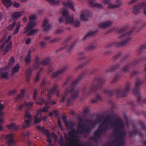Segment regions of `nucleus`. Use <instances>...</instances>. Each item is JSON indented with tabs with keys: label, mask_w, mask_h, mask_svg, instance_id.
Wrapping results in <instances>:
<instances>
[{
	"label": "nucleus",
	"mask_w": 146,
	"mask_h": 146,
	"mask_svg": "<svg viewBox=\"0 0 146 146\" xmlns=\"http://www.w3.org/2000/svg\"><path fill=\"white\" fill-rule=\"evenodd\" d=\"M31 120L28 119V120L25 119V122L26 124V125L25 124H23V125L22 127L24 129H25L27 127L29 126L31 124Z\"/></svg>",
	"instance_id": "nucleus-39"
},
{
	"label": "nucleus",
	"mask_w": 146,
	"mask_h": 146,
	"mask_svg": "<svg viewBox=\"0 0 146 146\" xmlns=\"http://www.w3.org/2000/svg\"><path fill=\"white\" fill-rule=\"evenodd\" d=\"M39 57L36 56L35 60L34 68L35 70H36L39 67Z\"/></svg>",
	"instance_id": "nucleus-30"
},
{
	"label": "nucleus",
	"mask_w": 146,
	"mask_h": 146,
	"mask_svg": "<svg viewBox=\"0 0 146 146\" xmlns=\"http://www.w3.org/2000/svg\"><path fill=\"white\" fill-rule=\"evenodd\" d=\"M86 63H84L80 65V66H77L75 69V71L76 72L77 70L80 69H81L86 65Z\"/></svg>",
	"instance_id": "nucleus-52"
},
{
	"label": "nucleus",
	"mask_w": 146,
	"mask_h": 146,
	"mask_svg": "<svg viewBox=\"0 0 146 146\" xmlns=\"http://www.w3.org/2000/svg\"><path fill=\"white\" fill-rule=\"evenodd\" d=\"M97 32V31H90L88 32L86 35V36L83 38V40H85L86 38L89 36H91L94 34L96 33Z\"/></svg>",
	"instance_id": "nucleus-35"
},
{
	"label": "nucleus",
	"mask_w": 146,
	"mask_h": 146,
	"mask_svg": "<svg viewBox=\"0 0 146 146\" xmlns=\"http://www.w3.org/2000/svg\"><path fill=\"white\" fill-rule=\"evenodd\" d=\"M2 1L7 8L10 7L12 4V3L11 0H2Z\"/></svg>",
	"instance_id": "nucleus-28"
},
{
	"label": "nucleus",
	"mask_w": 146,
	"mask_h": 146,
	"mask_svg": "<svg viewBox=\"0 0 146 146\" xmlns=\"http://www.w3.org/2000/svg\"><path fill=\"white\" fill-rule=\"evenodd\" d=\"M32 71V70L31 68H29V69L27 72V76H31V74Z\"/></svg>",
	"instance_id": "nucleus-61"
},
{
	"label": "nucleus",
	"mask_w": 146,
	"mask_h": 146,
	"mask_svg": "<svg viewBox=\"0 0 146 146\" xmlns=\"http://www.w3.org/2000/svg\"><path fill=\"white\" fill-rule=\"evenodd\" d=\"M63 4L65 7L70 8L72 11H75V9L73 5L70 1L67 2L64 1L63 2Z\"/></svg>",
	"instance_id": "nucleus-22"
},
{
	"label": "nucleus",
	"mask_w": 146,
	"mask_h": 146,
	"mask_svg": "<svg viewBox=\"0 0 146 146\" xmlns=\"http://www.w3.org/2000/svg\"><path fill=\"white\" fill-rule=\"evenodd\" d=\"M6 139L8 144V146H11L15 144V141L13 139V135L10 134L6 136Z\"/></svg>",
	"instance_id": "nucleus-14"
},
{
	"label": "nucleus",
	"mask_w": 146,
	"mask_h": 146,
	"mask_svg": "<svg viewBox=\"0 0 146 146\" xmlns=\"http://www.w3.org/2000/svg\"><path fill=\"white\" fill-rule=\"evenodd\" d=\"M31 55L27 54L25 58V61L27 64H29L31 62Z\"/></svg>",
	"instance_id": "nucleus-44"
},
{
	"label": "nucleus",
	"mask_w": 146,
	"mask_h": 146,
	"mask_svg": "<svg viewBox=\"0 0 146 146\" xmlns=\"http://www.w3.org/2000/svg\"><path fill=\"white\" fill-rule=\"evenodd\" d=\"M145 49H146V44L141 46L139 47L138 50L139 54L140 52H141L142 50Z\"/></svg>",
	"instance_id": "nucleus-56"
},
{
	"label": "nucleus",
	"mask_w": 146,
	"mask_h": 146,
	"mask_svg": "<svg viewBox=\"0 0 146 146\" xmlns=\"http://www.w3.org/2000/svg\"><path fill=\"white\" fill-rule=\"evenodd\" d=\"M130 66V64L127 65L121 68V72H120L118 73L115 76L113 80L112 81V83L116 82L122 76V72L126 73L129 70Z\"/></svg>",
	"instance_id": "nucleus-10"
},
{
	"label": "nucleus",
	"mask_w": 146,
	"mask_h": 146,
	"mask_svg": "<svg viewBox=\"0 0 146 146\" xmlns=\"http://www.w3.org/2000/svg\"><path fill=\"white\" fill-rule=\"evenodd\" d=\"M50 40L49 41H48V43H53L54 42H56L57 41H59L61 39L60 38H55L54 39L52 40H50Z\"/></svg>",
	"instance_id": "nucleus-57"
},
{
	"label": "nucleus",
	"mask_w": 146,
	"mask_h": 146,
	"mask_svg": "<svg viewBox=\"0 0 146 146\" xmlns=\"http://www.w3.org/2000/svg\"><path fill=\"white\" fill-rule=\"evenodd\" d=\"M139 72L138 70H134L133 71L131 74V77H133L136 76L139 73Z\"/></svg>",
	"instance_id": "nucleus-59"
},
{
	"label": "nucleus",
	"mask_w": 146,
	"mask_h": 146,
	"mask_svg": "<svg viewBox=\"0 0 146 146\" xmlns=\"http://www.w3.org/2000/svg\"><path fill=\"white\" fill-rule=\"evenodd\" d=\"M80 131L79 132V130L76 131L75 129H73L72 131H69V134L70 137H68V135H66L65 138L66 140H68V142L66 143L67 146H73V144L75 143H79V140L75 139L77 137L79 133H81Z\"/></svg>",
	"instance_id": "nucleus-6"
},
{
	"label": "nucleus",
	"mask_w": 146,
	"mask_h": 146,
	"mask_svg": "<svg viewBox=\"0 0 146 146\" xmlns=\"http://www.w3.org/2000/svg\"><path fill=\"white\" fill-rule=\"evenodd\" d=\"M122 87L120 88H118L117 90L108 89L104 90V93L107 94L109 96H111L114 94H116L118 96L123 97L125 96L130 90V84L127 83L125 86L124 90H122Z\"/></svg>",
	"instance_id": "nucleus-3"
},
{
	"label": "nucleus",
	"mask_w": 146,
	"mask_h": 146,
	"mask_svg": "<svg viewBox=\"0 0 146 146\" xmlns=\"http://www.w3.org/2000/svg\"><path fill=\"white\" fill-rule=\"evenodd\" d=\"M113 24L111 21H106L103 23H100L99 27L101 29H106L110 27Z\"/></svg>",
	"instance_id": "nucleus-17"
},
{
	"label": "nucleus",
	"mask_w": 146,
	"mask_h": 146,
	"mask_svg": "<svg viewBox=\"0 0 146 146\" xmlns=\"http://www.w3.org/2000/svg\"><path fill=\"white\" fill-rule=\"evenodd\" d=\"M31 29L30 31L27 33H28L27 35L28 36H32L37 32L38 30L36 29Z\"/></svg>",
	"instance_id": "nucleus-43"
},
{
	"label": "nucleus",
	"mask_w": 146,
	"mask_h": 146,
	"mask_svg": "<svg viewBox=\"0 0 146 146\" xmlns=\"http://www.w3.org/2000/svg\"><path fill=\"white\" fill-rule=\"evenodd\" d=\"M12 44V43L11 42H10L7 44L6 47L4 54H6L11 49Z\"/></svg>",
	"instance_id": "nucleus-32"
},
{
	"label": "nucleus",
	"mask_w": 146,
	"mask_h": 146,
	"mask_svg": "<svg viewBox=\"0 0 146 146\" xmlns=\"http://www.w3.org/2000/svg\"><path fill=\"white\" fill-rule=\"evenodd\" d=\"M9 67L5 66L3 68H0V74H1L2 73L4 72L6 70L8 69L9 68Z\"/></svg>",
	"instance_id": "nucleus-58"
},
{
	"label": "nucleus",
	"mask_w": 146,
	"mask_h": 146,
	"mask_svg": "<svg viewBox=\"0 0 146 146\" xmlns=\"http://www.w3.org/2000/svg\"><path fill=\"white\" fill-rule=\"evenodd\" d=\"M134 28L131 31L129 32L126 33V34L119 37V38H122L123 41L117 42H114L107 45L106 46V48H108L112 46L115 47H119L123 46L126 44L128 41L131 39L129 37L132 34V32L134 31Z\"/></svg>",
	"instance_id": "nucleus-5"
},
{
	"label": "nucleus",
	"mask_w": 146,
	"mask_h": 146,
	"mask_svg": "<svg viewBox=\"0 0 146 146\" xmlns=\"http://www.w3.org/2000/svg\"><path fill=\"white\" fill-rule=\"evenodd\" d=\"M76 42H74L70 46H66L63 47H62L59 49L57 51V52H59L63 50L64 49H67V51L70 52L72 51L75 46Z\"/></svg>",
	"instance_id": "nucleus-15"
},
{
	"label": "nucleus",
	"mask_w": 146,
	"mask_h": 146,
	"mask_svg": "<svg viewBox=\"0 0 146 146\" xmlns=\"http://www.w3.org/2000/svg\"><path fill=\"white\" fill-rule=\"evenodd\" d=\"M40 76V73L39 72H38L36 76V78L35 79V81L36 82H38L39 80V77Z\"/></svg>",
	"instance_id": "nucleus-64"
},
{
	"label": "nucleus",
	"mask_w": 146,
	"mask_h": 146,
	"mask_svg": "<svg viewBox=\"0 0 146 146\" xmlns=\"http://www.w3.org/2000/svg\"><path fill=\"white\" fill-rule=\"evenodd\" d=\"M145 3L143 2L140 4L135 6L133 8V13L135 14H137L140 12L141 9L145 7Z\"/></svg>",
	"instance_id": "nucleus-12"
},
{
	"label": "nucleus",
	"mask_w": 146,
	"mask_h": 146,
	"mask_svg": "<svg viewBox=\"0 0 146 146\" xmlns=\"http://www.w3.org/2000/svg\"><path fill=\"white\" fill-rule=\"evenodd\" d=\"M42 114L40 113V112L37 111V113L34 116V123L35 124L39 123L43 120L46 121L47 119L46 116H44L42 117Z\"/></svg>",
	"instance_id": "nucleus-11"
},
{
	"label": "nucleus",
	"mask_w": 146,
	"mask_h": 146,
	"mask_svg": "<svg viewBox=\"0 0 146 146\" xmlns=\"http://www.w3.org/2000/svg\"><path fill=\"white\" fill-rule=\"evenodd\" d=\"M92 74L93 73L91 72L90 70L87 72L86 71L82 73L77 80L71 84L70 86L65 89V94L63 96L60 102H64L67 94L68 93H70L71 94L70 98L67 100V105L68 106H69L74 102L76 98L79 97L80 92V88L77 86L76 85L82 78L83 76L87 74Z\"/></svg>",
	"instance_id": "nucleus-1"
},
{
	"label": "nucleus",
	"mask_w": 146,
	"mask_h": 146,
	"mask_svg": "<svg viewBox=\"0 0 146 146\" xmlns=\"http://www.w3.org/2000/svg\"><path fill=\"white\" fill-rule=\"evenodd\" d=\"M1 75L0 77L1 78H6L8 77V74L7 72H4Z\"/></svg>",
	"instance_id": "nucleus-55"
},
{
	"label": "nucleus",
	"mask_w": 146,
	"mask_h": 146,
	"mask_svg": "<svg viewBox=\"0 0 146 146\" xmlns=\"http://www.w3.org/2000/svg\"><path fill=\"white\" fill-rule=\"evenodd\" d=\"M35 128L42 131V133L46 136H49L50 133L49 131L47 129H45L44 127H41L40 126H37Z\"/></svg>",
	"instance_id": "nucleus-18"
},
{
	"label": "nucleus",
	"mask_w": 146,
	"mask_h": 146,
	"mask_svg": "<svg viewBox=\"0 0 146 146\" xmlns=\"http://www.w3.org/2000/svg\"><path fill=\"white\" fill-rule=\"evenodd\" d=\"M94 1V0H89V3L92 7H96L100 9H103V7L101 4L98 3H94L93 2Z\"/></svg>",
	"instance_id": "nucleus-21"
},
{
	"label": "nucleus",
	"mask_w": 146,
	"mask_h": 146,
	"mask_svg": "<svg viewBox=\"0 0 146 146\" xmlns=\"http://www.w3.org/2000/svg\"><path fill=\"white\" fill-rule=\"evenodd\" d=\"M119 67V66L118 64L112 65L110 67L108 68L107 71L108 72H113L117 70Z\"/></svg>",
	"instance_id": "nucleus-25"
},
{
	"label": "nucleus",
	"mask_w": 146,
	"mask_h": 146,
	"mask_svg": "<svg viewBox=\"0 0 146 146\" xmlns=\"http://www.w3.org/2000/svg\"><path fill=\"white\" fill-rule=\"evenodd\" d=\"M50 98H48V99L45 102V105H48L49 104H51V105H54L56 104V102L55 101H52Z\"/></svg>",
	"instance_id": "nucleus-42"
},
{
	"label": "nucleus",
	"mask_w": 146,
	"mask_h": 146,
	"mask_svg": "<svg viewBox=\"0 0 146 146\" xmlns=\"http://www.w3.org/2000/svg\"><path fill=\"white\" fill-rule=\"evenodd\" d=\"M68 67L67 66H64L61 69L59 70L56 72L53 73L51 75L52 78H55L58 76L62 74L68 69Z\"/></svg>",
	"instance_id": "nucleus-13"
},
{
	"label": "nucleus",
	"mask_w": 146,
	"mask_h": 146,
	"mask_svg": "<svg viewBox=\"0 0 146 146\" xmlns=\"http://www.w3.org/2000/svg\"><path fill=\"white\" fill-rule=\"evenodd\" d=\"M22 16L21 13L17 11L15 12L12 15V19L13 20L17 19L18 18Z\"/></svg>",
	"instance_id": "nucleus-26"
},
{
	"label": "nucleus",
	"mask_w": 146,
	"mask_h": 146,
	"mask_svg": "<svg viewBox=\"0 0 146 146\" xmlns=\"http://www.w3.org/2000/svg\"><path fill=\"white\" fill-rule=\"evenodd\" d=\"M101 99V97L99 95H97L95 98L92 100V103L93 104L96 103L98 100H100Z\"/></svg>",
	"instance_id": "nucleus-47"
},
{
	"label": "nucleus",
	"mask_w": 146,
	"mask_h": 146,
	"mask_svg": "<svg viewBox=\"0 0 146 146\" xmlns=\"http://www.w3.org/2000/svg\"><path fill=\"white\" fill-rule=\"evenodd\" d=\"M143 82V80L140 78H137L135 83L136 87L134 88L133 91L135 96L137 97V103H140L141 104H144L146 102V99L142 100L141 97L140 96L139 92V86H141Z\"/></svg>",
	"instance_id": "nucleus-7"
},
{
	"label": "nucleus",
	"mask_w": 146,
	"mask_h": 146,
	"mask_svg": "<svg viewBox=\"0 0 146 146\" xmlns=\"http://www.w3.org/2000/svg\"><path fill=\"white\" fill-rule=\"evenodd\" d=\"M96 45L97 44L96 43H92L86 47L85 49L87 50H93L96 48Z\"/></svg>",
	"instance_id": "nucleus-29"
},
{
	"label": "nucleus",
	"mask_w": 146,
	"mask_h": 146,
	"mask_svg": "<svg viewBox=\"0 0 146 146\" xmlns=\"http://www.w3.org/2000/svg\"><path fill=\"white\" fill-rule=\"evenodd\" d=\"M35 50V48L33 46H31L29 50L28 54L30 55H31V53L34 52Z\"/></svg>",
	"instance_id": "nucleus-54"
},
{
	"label": "nucleus",
	"mask_w": 146,
	"mask_h": 146,
	"mask_svg": "<svg viewBox=\"0 0 146 146\" xmlns=\"http://www.w3.org/2000/svg\"><path fill=\"white\" fill-rule=\"evenodd\" d=\"M106 81V80L101 79L100 77L96 78L92 82V86L89 89H87L86 87L84 88L82 91L83 94L87 96L97 90L100 89L102 85Z\"/></svg>",
	"instance_id": "nucleus-2"
},
{
	"label": "nucleus",
	"mask_w": 146,
	"mask_h": 146,
	"mask_svg": "<svg viewBox=\"0 0 146 146\" xmlns=\"http://www.w3.org/2000/svg\"><path fill=\"white\" fill-rule=\"evenodd\" d=\"M46 84V80L45 79H44L42 80V83L40 84V87H44Z\"/></svg>",
	"instance_id": "nucleus-62"
},
{
	"label": "nucleus",
	"mask_w": 146,
	"mask_h": 146,
	"mask_svg": "<svg viewBox=\"0 0 146 146\" xmlns=\"http://www.w3.org/2000/svg\"><path fill=\"white\" fill-rule=\"evenodd\" d=\"M30 22L27 24V26L25 28L24 33H26L33 29L36 23L35 21L36 20V17L34 15H32L29 17Z\"/></svg>",
	"instance_id": "nucleus-9"
},
{
	"label": "nucleus",
	"mask_w": 146,
	"mask_h": 146,
	"mask_svg": "<svg viewBox=\"0 0 146 146\" xmlns=\"http://www.w3.org/2000/svg\"><path fill=\"white\" fill-rule=\"evenodd\" d=\"M51 60V59L50 58H48L44 59L40 62V63L43 65H48L50 63Z\"/></svg>",
	"instance_id": "nucleus-27"
},
{
	"label": "nucleus",
	"mask_w": 146,
	"mask_h": 146,
	"mask_svg": "<svg viewBox=\"0 0 146 146\" xmlns=\"http://www.w3.org/2000/svg\"><path fill=\"white\" fill-rule=\"evenodd\" d=\"M50 40V37H44L43 38V40L39 44L42 48H44L46 45V43L48 42V41Z\"/></svg>",
	"instance_id": "nucleus-20"
},
{
	"label": "nucleus",
	"mask_w": 146,
	"mask_h": 146,
	"mask_svg": "<svg viewBox=\"0 0 146 146\" xmlns=\"http://www.w3.org/2000/svg\"><path fill=\"white\" fill-rule=\"evenodd\" d=\"M15 62V59L13 57H11L9 60L8 62L9 66L10 67L12 66L14 64Z\"/></svg>",
	"instance_id": "nucleus-48"
},
{
	"label": "nucleus",
	"mask_w": 146,
	"mask_h": 146,
	"mask_svg": "<svg viewBox=\"0 0 146 146\" xmlns=\"http://www.w3.org/2000/svg\"><path fill=\"white\" fill-rule=\"evenodd\" d=\"M84 55L83 52H78V60H80L83 59L84 58Z\"/></svg>",
	"instance_id": "nucleus-51"
},
{
	"label": "nucleus",
	"mask_w": 146,
	"mask_h": 146,
	"mask_svg": "<svg viewBox=\"0 0 146 146\" xmlns=\"http://www.w3.org/2000/svg\"><path fill=\"white\" fill-rule=\"evenodd\" d=\"M16 24V21H14L13 23L9 25L7 27V29L8 30L12 31L13 30V28L15 27Z\"/></svg>",
	"instance_id": "nucleus-41"
},
{
	"label": "nucleus",
	"mask_w": 146,
	"mask_h": 146,
	"mask_svg": "<svg viewBox=\"0 0 146 146\" xmlns=\"http://www.w3.org/2000/svg\"><path fill=\"white\" fill-rule=\"evenodd\" d=\"M68 12L66 9H64L62 11L63 16L61 17L59 20V22L64 23L65 19V24H68L69 23H73V17L68 15Z\"/></svg>",
	"instance_id": "nucleus-8"
},
{
	"label": "nucleus",
	"mask_w": 146,
	"mask_h": 146,
	"mask_svg": "<svg viewBox=\"0 0 146 146\" xmlns=\"http://www.w3.org/2000/svg\"><path fill=\"white\" fill-rule=\"evenodd\" d=\"M70 23L73 25L75 27H78L80 26V21L78 20H76L74 21V18L73 17V23H69L68 24Z\"/></svg>",
	"instance_id": "nucleus-36"
},
{
	"label": "nucleus",
	"mask_w": 146,
	"mask_h": 146,
	"mask_svg": "<svg viewBox=\"0 0 146 146\" xmlns=\"http://www.w3.org/2000/svg\"><path fill=\"white\" fill-rule=\"evenodd\" d=\"M32 115L30 113L28 110H26L25 112V118H27L28 119L31 120L32 119Z\"/></svg>",
	"instance_id": "nucleus-45"
},
{
	"label": "nucleus",
	"mask_w": 146,
	"mask_h": 146,
	"mask_svg": "<svg viewBox=\"0 0 146 146\" xmlns=\"http://www.w3.org/2000/svg\"><path fill=\"white\" fill-rule=\"evenodd\" d=\"M130 134L131 136H132L134 135H137L138 134L141 136H143V134L141 133H138V132L137 129H136L133 131L130 132Z\"/></svg>",
	"instance_id": "nucleus-40"
},
{
	"label": "nucleus",
	"mask_w": 146,
	"mask_h": 146,
	"mask_svg": "<svg viewBox=\"0 0 146 146\" xmlns=\"http://www.w3.org/2000/svg\"><path fill=\"white\" fill-rule=\"evenodd\" d=\"M52 5H58L59 3V1H55L54 0H46Z\"/></svg>",
	"instance_id": "nucleus-49"
},
{
	"label": "nucleus",
	"mask_w": 146,
	"mask_h": 146,
	"mask_svg": "<svg viewBox=\"0 0 146 146\" xmlns=\"http://www.w3.org/2000/svg\"><path fill=\"white\" fill-rule=\"evenodd\" d=\"M49 108V106H46L43 108L42 109H41L37 111L40 112V113L41 112H48Z\"/></svg>",
	"instance_id": "nucleus-46"
},
{
	"label": "nucleus",
	"mask_w": 146,
	"mask_h": 146,
	"mask_svg": "<svg viewBox=\"0 0 146 146\" xmlns=\"http://www.w3.org/2000/svg\"><path fill=\"white\" fill-rule=\"evenodd\" d=\"M127 27H124L118 30V33L120 34H121L125 31L127 29Z\"/></svg>",
	"instance_id": "nucleus-53"
},
{
	"label": "nucleus",
	"mask_w": 146,
	"mask_h": 146,
	"mask_svg": "<svg viewBox=\"0 0 146 146\" xmlns=\"http://www.w3.org/2000/svg\"><path fill=\"white\" fill-rule=\"evenodd\" d=\"M91 130V129L90 127L88 126H87L86 128L85 129V130H84V132L81 133L84 136L86 137L87 134L89 133L90 131Z\"/></svg>",
	"instance_id": "nucleus-33"
},
{
	"label": "nucleus",
	"mask_w": 146,
	"mask_h": 146,
	"mask_svg": "<svg viewBox=\"0 0 146 146\" xmlns=\"http://www.w3.org/2000/svg\"><path fill=\"white\" fill-rule=\"evenodd\" d=\"M7 127L9 129H13L15 130H17L18 128V126H17L15 123H12L7 126Z\"/></svg>",
	"instance_id": "nucleus-34"
},
{
	"label": "nucleus",
	"mask_w": 146,
	"mask_h": 146,
	"mask_svg": "<svg viewBox=\"0 0 146 146\" xmlns=\"http://www.w3.org/2000/svg\"><path fill=\"white\" fill-rule=\"evenodd\" d=\"M20 68V66L18 64H17L13 68H12L11 71L12 74H14L15 73H17Z\"/></svg>",
	"instance_id": "nucleus-31"
},
{
	"label": "nucleus",
	"mask_w": 146,
	"mask_h": 146,
	"mask_svg": "<svg viewBox=\"0 0 146 146\" xmlns=\"http://www.w3.org/2000/svg\"><path fill=\"white\" fill-rule=\"evenodd\" d=\"M116 4H113L110 3L108 6L109 9H114L119 7L121 5L120 0H116Z\"/></svg>",
	"instance_id": "nucleus-23"
},
{
	"label": "nucleus",
	"mask_w": 146,
	"mask_h": 146,
	"mask_svg": "<svg viewBox=\"0 0 146 146\" xmlns=\"http://www.w3.org/2000/svg\"><path fill=\"white\" fill-rule=\"evenodd\" d=\"M112 120L111 115L108 116L102 124L100 125L99 129L95 131V135L98 137H100L103 133H105L106 131H109L110 128L108 125L111 124L112 123Z\"/></svg>",
	"instance_id": "nucleus-4"
},
{
	"label": "nucleus",
	"mask_w": 146,
	"mask_h": 146,
	"mask_svg": "<svg viewBox=\"0 0 146 146\" xmlns=\"http://www.w3.org/2000/svg\"><path fill=\"white\" fill-rule=\"evenodd\" d=\"M38 90L36 89H35L34 90L33 93V100H36L37 96L38 94Z\"/></svg>",
	"instance_id": "nucleus-50"
},
{
	"label": "nucleus",
	"mask_w": 146,
	"mask_h": 146,
	"mask_svg": "<svg viewBox=\"0 0 146 146\" xmlns=\"http://www.w3.org/2000/svg\"><path fill=\"white\" fill-rule=\"evenodd\" d=\"M24 104L25 105L28 107H30L32 106L34 104V102H25Z\"/></svg>",
	"instance_id": "nucleus-60"
},
{
	"label": "nucleus",
	"mask_w": 146,
	"mask_h": 146,
	"mask_svg": "<svg viewBox=\"0 0 146 146\" xmlns=\"http://www.w3.org/2000/svg\"><path fill=\"white\" fill-rule=\"evenodd\" d=\"M58 88V86L57 85H54L53 87L49 91H48L47 95L48 98H51V96L54 94L57 90Z\"/></svg>",
	"instance_id": "nucleus-19"
},
{
	"label": "nucleus",
	"mask_w": 146,
	"mask_h": 146,
	"mask_svg": "<svg viewBox=\"0 0 146 146\" xmlns=\"http://www.w3.org/2000/svg\"><path fill=\"white\" fill-rule=\"evenodd\" d=\"M45 102V100L43 98H38V100H36V103L39 105H42Z\"/></svg>",
	"instance_id": "nucleus-37"
},
{
	"label": "nucleus",
	"mask_w": 146,
	"mask_h": 146,
	"mask_svg": "<svg viewBox=\"0 0 146 146\" xmlns=\"http://www.w3.org/2000/svg\"><path fill=\"white\" fill-rule=\"evenodd\" d=\"M128 61L127 56L124 57L121 61V63H126Z\"/></svg>",
	"instance_id": "nucleus-63"
},
{
	"label": "nucleus",
	"mask_w": 146,
	"mask_h": 146,
	"mask_svg": "<svg viewBox=\"0 0 146 146\" xmlns=\"http://www.w3.org/2000/svg\"><path fill=\"white\" fill-rule=\"evenodd\" d=\"M90 13L87 10H85L82 12L80 16V19L82 21L87 20L88 18L90 16Z\"/></svg>",
	"instance_id": "nucleus-16"
},
{
	"label": "nucleus",
	"mask_w": 146,
	"mask_h": 146,
	"mask_svg": "<svg viewBox=\"0 0 146 146\" xmlns=\"http://www.w3.org/2000/svg\"><path fill=\"white\" fill-rule=\"evenodd\" d=\"M48 23V21L46 19H45L43 22V24L42 25V27H44V31H47L49 30L50 29L51 25L50 24L47 25Z\"/></svg>",
	"instance_id": "nucleus-24"
},
{
	"label": "nucleus",
	"mask_w": 146,
	"mask_h": 146,
	"mask_svg": "<svg viewBox=\"0 0 146 146\" xmlns=\"http://www.w3.org/2000/svg\"><path fill=\"white\" fill-rule=\"evenodd\" d=\"M21 27V24L20 23V22H18L16 26L15 27V30L14 32L13 35H15L17 34L19 32L20 28Z\"/></svg>",
	"instance_id": "nucleus-38"
}]
</instances>
